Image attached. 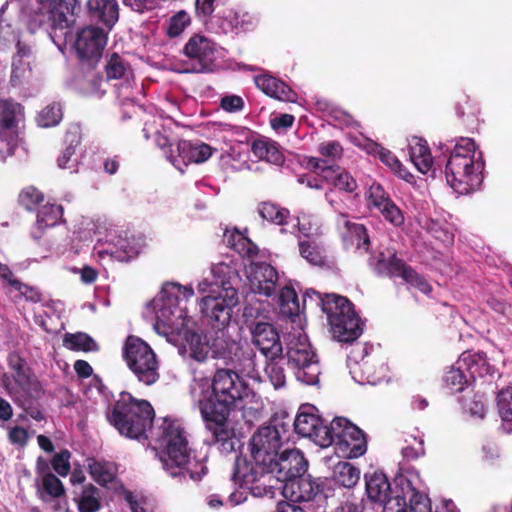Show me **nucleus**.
<instances>
[{"label": "nucleus", "instance_id": "obj_27", "mask_svg": "<svg viewBox=\"0 0 512 512\" xmlns=\"http://www.w3.org/2000/svg\"><path fill=\"white\" fill-rule=\"evenodd\" d=\"M256 86L266 95L284 102H296L297 93L282 80L271 75L255 77Z\"/></svg>", "mask_w": 512, "mask_h": 512}, {"label": "nucleus", "instance_id": "obj_63", "mask_svg": "<svg viewBox=\"0 0 512 512\" xmlns=\"http://www.w3.org/2000/svg\"><path fill=\"white\" fill-rule=\"evenodd\" d=\"M380 160L389 166L393 171L399 174L400 177L406 178V170L398 158L389 150H382L379 153Z\"/></svg>", "mask_w": 512, "mask_h": 512}, {"label": "nucleus", "instance_id": "obj_18", "mask_svg": "<svg viewBox=\"0 0 512 512\" xmlns=\"http://www.w3.org/2000/svg\"><path fill=\"white\" fill-rule=\"evenodd\" d=\"M183 54L190 60L187 72L207 73L213 71L215 43L204 35L194 34L183 48Z\"/></svg>", "mask_w": 512, "mask_h": 512}, {"label": "nucleus", "instance_id": "obj_7", "mask_svg": "<svg viewBox=\"0 0 512 512\" xmlns=\"http://www.w3.org/2000/svg\"><path fill=\"white\" fill-rule=\"evenodd\" d=\"M39 4L35 22L49 31L54 43L56 38L65 37L81 10L77 0H36Z\"/></svg>", "mask_w": 512, "mask_h": 512}, {"label": "nucleus", "instance_id": "obj_1", "mask_svg": "<svg viewBox=\"0 0 512 512\" xmlns=\"http://www.w3.org/2000/svg\"><path fill=\"white\" fill-rule=\"evenodd\" d=\"M251 394L249 384L235 370L216 369L211 392L204 393L198 400L201 417L210 433L209 445L217 446L225 454L235 451V432L229 425V417Z\"/></svg>", "mask_w": 512, "mask_h": 512}, {"label": "nucleus", "instance_id": "obj_36", "mask_svg": "<svg viewBox=\"0 0 512 512\" xmlns=\"http://www.w3.org/2000/svg\"><path fill=\"white\" fill-rule=\"evenodd\" d=\"M349 368L353 379L360 384L369 383L374 385L378 381L373 365L366 357H362L360 361H354L349 365Z\"/></svg>", "mask_w": 512, "mask_h": 512}, {"label": "nucleus", "instance_id": "obj_49", "mask_svg": "<svg viewBox=\"0 0 512 512\" xmlns=\"http://www.w3.org/2000/svg\"><path fill=\"white\" fill-rule=\"evenodd\" d=\"M43 201V192L32 185L23 188L18 196L19 205L27 211L35 210Z\"/></svg>", "mask_w": 512, "mask_h": 512}, {"label": "nucleus", "instance_id": "obj_44", "mask_svg": "<svg viewBox=\"0 0 512 512\" xmlns=\"http://www.w3.org/2000/svg\"><path fill=\"white\" fill-rule=\"evenodd\" d=\"M79 512H96L100 509L99 489L89 483L83 487L82 493L77 500Z\"/></svg>", "mask_w": 512, "mask_h": 512}, {"label": "nucleus", "instance_id": "obj_16", "mask_svg": "<svg viewBox=\"0 0 512 512\" xmlns=\"http://www.w3.org/2000/svg\"><path fill=\"white\" fill-rule=\"evenodd\" d=\"M291 425L294 431L302 436L309 438L315 444L321 447H327L328 434L327 424L324 419L317 414V409L313 405H302L294 420L291 419Z\"/></svg>", "mask_w": 512, "mask_h": 512}, {"label": "nucleus", "instance_id": "obj_14", "mask_svg": "<svg viewBox=\"0 0 512 512\" xmlns=\"http://www.w3.org/2000/svg\"><path fill=\"white\" fill-rule=\"evenodd\" d=\"M288 365L295 370V375L301 382L313 385L319 380L320 365L311 345L304 341L292 343L287 349Z\"/></svg>", "mask_w": 512, "mask_h": 512}, {"label": "nucleus", "instance_id": "obj_64", "mask_svg": "<svg viewBox=\"0 0 512 512\" xmlns=\"http://www.w3.org/2000/svg\"><path fill=\"white\" fill-rule=\"evenodd\" d=\"M220 107L229 113L239 112L244 108V100L238 95H226L222 97Z\"/></svg>", "mask_w": 512, "mask_h": 512}, {"label": "nucleus", "instance_id": "obj_54", "mask_svg": "<svg viewBox=\"0 0 512 512\" xmlns=\"http://www.w3.org/2000/svg\"><path fill=\"white\" fill-rule=\"evenodd\" d=\"M496 405L501 420H512V387L501 389L496 397Z\"/></svg>", "mask_w": 512, "mask_h": 512}, {"label": "nucleus", "instance_id": "obj_61", "mask_svg": "<svg viewBox=\"0 0 512 512\" xmlns=\"http://www.w3.org/2000/svg\"><path fill=\"white\" fill-rule=\"evenodd\" d=\"M263 309L261 308V304H252L248 303L244 306L243 309V318L245 325L251 330V326L257 325L260 322H263L262 320H259L262 316Z\"/></svg>", "mask_w": 512, "mask_h": 512}, {"label": "nucleus", "instance_id": "obj_46", "mask_svg": "<svg viewBox=\"0 0 512 512\" xmlns=\"http://www.w3.org/2000/svg\"><path fill=\"white\" fill-rule=\"evenodd\" d=\"M63 345L72 351H93L96 344L92 337L84 332L66 333L63 337Z\"/></svg>", "mask_w": 512, "mask_h": 512}, {"label": "nucleus", "instance_id": "obj_10", "mask_svg": "<svg viewBox=\"0 0 512 512\" xmlns=\"http://www.w3.org/2000/svg\"><path fill=\"white\" fill-rule=\"evenodd\" d=\"M276 490H281L282 495L290 502L315 503L318 512H325L328 498L334 492L327 479H313L305 473L281 484Z\"/></svg>", "mask_w": 512, "mask_h": 512}, {"label": "nucleus", "instance_id": "obj_37", "mask_svg": "<svg viewBox=\"0 0 512 512\" xmlns=\"http://www.w3.org/2000/svg\"><path fill=\"white\" fill-rule=\"evenodd\" d=\"M464 367L457 362L445 373L443 381L451 392H462L470 385L471 378L465 373Z\"/></svg>", "mask_w": 512, "mask_h": 512}, {"label": "nucleus", "instance_id": "obj_17", "mask_svg": "<svg viewBox=\"0 0 512 512\" xmlns=\"http://www.w3.org/2000/svg\"><path fill=\"white\" fill-rule=\"evenodd\" d=\"M268 472L277 480L273 486L278 488L288 480L304 474L308 467V462L303 453L298 449H285L277 454V458L267 463Z\"/></svg>", "mask_w": 512, "mask_h": 512}, {"label": "nucleus", "instance_id": "obj_6", "mask_svg": "<svg viewBox=\"0 0 512 512\" xmlns=\"http://www.w3.org/2000/svg\"><path fill=\"white\" fill-rule=\"evenodd\" d=\"M290 428L291 417L287 413L274 414L250 440L252 459L258 463H268L277 458L280 448L289 440Z\"/></svg>", "mask_w": 512, "mask_h": 512}, {"label": "nucleus", "instance_id": "obj_24", "mask_svg": "<svg viewBox=\"0 0 512 512\" xmlns=\"http://www.w3.org/2000/svg\"><path fill=\"white\" fill-rule=\"evenodd\" d=\"M177 155L170 153L168 160L178 169L180 165L187 166L191 163H202L212 155V147L203 142H191L180 140L176 148Z\"/></svg>", "mask_w": 512, "mask_h": 512}, {"label": "nucleus", "instance_id": "obj_29", "mask_svg": "<svg viewBox=\"0 0 512 512\" xmlns=\"http://www.w3.org/2000/svg\"><path fill=\"white\" fill-rule=\"evenodd\" d=\"M91 18L111 29L119 19L117 0H87Z\"/></svg>", "mask_w": 512, "mask_h": 512}, {"label": "nucleus", "instance_id": "obj_31", "mask_svg": "<svg viewBox=\"0 0 512 512\" xmlns=\"http://www.w3.org/2000/svg\"><path fill=\"white\" fill-rule=\"evenodd\" d=\"M88 472L91 478L100 486L107 487L116 480L118 467L116 463L106 460L89 458Z\"/></svg>", "mask_w": 512, "mask_h": 512}, {"label": "nucleus", "instance_id": "obj_39", "mask_svg": "<svg viewBox=\"0 0 512 512\" xmlns=\"http://www.w3.org/2000/svg\"><path fill=\"white\" fill-rule=\"evenodd\" d=\"M360 479V470L349 462H339L334 469V480L345 488H353Z\"/></svg>", "mask_w": 512, "mask_h": 512}, {"label": "nucleus", "instance_id": "obj_21", "mask_svg": "<svg viewBox=\"0 0 512 512\" xmlns=\"http://www.w3.org/2000/svg\"><path fill=\"white\" fill-rule=\"evenodd\" d=\"M193 295L194 290L191 287L180 284L165 286L161 291L162 305L157 311V318L162 319L169 326L174 325V320L182 318L184 313L183 309L178 308L180 296L188 300Z\"/></svg>", "mask_w": 512, "mask_h": 512}, {"label": "nucleus", "instance_id": "obj_9", "mask_svg": "<svg viewBox=\"0 0 512 512\" xmlns=\"http://www.w3.org/2000/svg\"><path fill=\"white\" fill-rule=\"evenodd\" d=\"M231 479L241 488H246L255 497L273 498L277 480L268 472L267 463L248 460L245 456L236 457Z\"/></svg>", "mask_w": 512, "mask_h": 512}, {"label": "nucleus", "instance_id": "obj_42", "mask_svg": "<svg viewBox=\"0 0 512 512\" xmlns=\"http://www.w3.org/2000/svg\"><path fill=\"white\" fill-rule=\"evenodd\" d=\"M278 303L282 315L287 317L299 315V300L296 291L292 287L285 286L280 290Z\"/></svg>", "mask_w": 512, "mask_h": 512}, {"label": "nucleus", "instance_id": "obj_2", "mask_svg": "<svg viewBox=\"0 0 512 512\" xmlns=\"http://www.w3.org/2000/svg\"><path fill=\"white\" fill-rule=\"evenodd\" d=\"M156 441L163 468L172 477L188 476L199 481L207 473L203 459L196 456L191 446L190 434L178 420L163 418L157 427Z\"/></svg>", "mask_w": 512, "mask_h": 512}, {"label": "nucleus", "instance_id": "obj_38", "mask_svg": "<svg viewBox=\"0 0 512 512\" xmlns=\"http://www.w3.org/2000/svg\"><path fill=\"white\" fill-rule=\"evenodd\" d=\"M299 253L310 264L323 266L326 263L324 248L315 240H299Z\"/></svg>", "mask_w": 512, "mask_h": 512}, {"label": "nucleus", "instance_id": "obj_13", "mask_svg": "<svg viewBox=\"0 0 512 512\" xmlns=\"http://www.w3.org/2000/svg\"><path fill=\"white\" fill-rule=\"evenodd\" d=\"M327 447L334 444L349 458L362 456L367 450L363 431L345 417H335L327 426Z\"/></svg>", "mask_w": 512, "mask_h": 512}, {"label": "nucleus", "instance_id": "obj_22", "mask_svg": "<svg viewBox=\"0 0 512 512\" xmlns=\"http://www.w3.org/2000/svg\"><path fill=\"white\" fill-rule=\"evenodd\" d=\"M253 345L266 359H279L283 354V346L276 327L268 322H260L251 326Z\"/></svg>", "mask_w": 512, "mask_h": 512}, {"label": "nucleus", "instance_id": "obj_62", "mask_svg": "<svg viewBox=\"0 0 512 512\" xmlns=\"http://www.w3.org/2000/svg\"><path fill=\"white\" fill-rule=\"evenodd\" d=\"M346 225L349 229L350 235L356 238L357 247H364L367 250L370 240L365 226L362 224L350 222H347Z\"/></svg>", "mask_w": 512, "mask_h": 512}, {"label": "nucleus", "instance_id": "obj_34", "mask_svg": "<svg viewBox=\"0 0 512 512\" xmlns=\"http://www.w3.org/2000/svg\"><path fill=\"white\" fill-rule=\"evenodd\" d=\"M409 155L419 172L426 174L432 169L434 161L426 140L415 137Z\"/></svg>", "mask_w": 512, "mask_h": 512}, {"label": "nucleus", "instance_id": "obj_56", "mask_svg": "<svg viewBox=\"0 0 512 512\" xmlns=\"http://www.w3.org/2000/svg\"><path fill=\"white\" fill-rule=\"evenodd\" d=\"M17 291L19 298H25V300L32 303H39L42 301L41 292L33 286H30L22 281H13L11 291Z\"/></svg>", "mask_w": 512, "mask_h": 512}, {"label": "nucleus", "instance_id": "obj_45", "mask_svg": "<svg viewBox=\"0 0 512 512\" xmlns=\"http://www.w3.org/2000/svg\"><path fill=\"white\" fill-rule=\"evenodd\" d=\"M228 242L231 248L243 258L252 260L258 256L259 249L257 245L239 232L231 235Z\"/></svg>", "mask_w": 512, "mask_h": 512}, {"label": "nucleus", "instance_id": "obj_60", "mask_svg": "<svg viewBox=\"0 0 512 512\" xmlns=\"http://www.w3.org/2000/svg\"><path fill=\"white\" fill-rule=\"evenodd\" d=\"M369 206L376 208L378 211L390 202L391 199L379 184H373L369 189Z\"/></svg>", "mask_w": 512, "mask_h": 512}, {"label": "nucleus", "instance_id": "obj_52", "mask_svg": "<svg viewBox=\"0 0 512 512\" xmlns=\"http://www.w3.org/2000/svg\"><path fill=\"white\" fill-rule=\"evenodd\" d=\"M63 112L60 103H52L47 105L39 113L37 122L42 127H52L62 120Z\"/></svg>", "mask_w": 512, "mask_h": 512}, {"label": "nucleus", "instance_id": "obj_11", "mask_svg": "<svg viewBox=\"0 0 512 512\" xmlns=\"http://www.w3.org/2000/svg\"><path fill=\"white\" fill-rule=\"evenodd\" d=\"M238 291L229 283H222L218 291L201 298L199 307L208 325L225 335L224 329L229 325L233 308L238 304Z\"/></svg>", "mask_w": 512, "mask_h": 512}, {"label": "nucleus", "instance_id": "obj_33", "mask_svg": "<svg viewBox=\"0 0 512 512\" xmlns=\"http://www.w3.org/2000/svg\"><path fill=\"white\" fill-rule=\"evenodd\" d=\"M106 80H123L129 82L134 78V71L130 63L118 53H112L105 65Z\"/></svg>", "mask_w": 512, "mask_h": 512}, {"label": "nucleus", "instance_id": "obj_26", "mask_svg": "<svg viewBox=\"0 0 512 512\" xmlns=\"http://www.w3.org/2000/svg\"><path fill=\"white\" fill-rule=\"evenodd\" d=\"M457 364L468 372L469 377L474 381L477 377H494L497 369L492 365L483 351H464L458 358Z\"/></svg>", "mask_w": 512, "mask_h": 512}, {"label": "nucleus", "instance_id": "obj_15", "mask_svg": "<svg viewBox=\"0 0 512 512\" xmlns=\"http://www.w3.org/2000/svg\"><path fill=\"white\" fill-rule=\"evenodd\" d=\"M376 269L379 274L389 277H400L406 284L417 289L425 295H430L433 288L428 280L419 274L412 266L394 253L388 259L380 258L377 261Z\"/></svg>", "mask_w": 512, "mask_h": 512}, {"label": "nucleus", "instance_id": "obj_30", "mask_svg": "<svg viewBox=\"0 0 512 512\" xmlns=\"http://www.w3.org/2000/svg\"><path fill=\"white\" fill-rule=\"evenodd\" d=\"M63 207L60 204L47 202L41 206L37 212L35 229L32 231V237L39 240L46 228L54 227L63 222Z\"/></svg>", "mask_w": 512, "mask_h": 512}, {"label": "nucleus", "instance_id": "obj_53", "mask_svg": "<svg viewBox=\"0 0 512 512\" xmlns=\"http://www.w3.org/2000/svg\"><path fill=\"white\" fill-rule=\"evenodd\" d=\"M20 105L9 100L0 99V126L11 129L16 126V114Z\"/></svg>", "mask_w": 512, "mask_h": 512}, {"label": "nucleus", "instance_id": "obj_58", "mask_svg": "<svg viewBox=\"0 0 512 512\" xmlns=\"http://www.w3.org/2000/svg\"><path fill=\"white\" fill-rule=\"evenodd\" d=\"M318 152L325 158L337 160L343 155V147L340 142L336 140L324 141L319 144Z\"/></svg>", "mask_w": 512, "mask_h": 512}, {"label": "nucleus", "instance_id": "obj_4", "mask_svg": "<svg viewBox=\"0 0 512 512\" xmlns=\"http://www.w3.org/2000/svg\"><path fill=\"white\" fill-rule=\"evenodd\" d=\"M109 423L129 439H147V431L152 428L155 411L149 401L137 399L123 391L106 412Z\"/></svg>", "mask_w": 512, "mask_h": 512}, {"label": "nucleus", "instance_id": "obj_43", "mask_svg": "<svg viewBox=\"0 0 512 512\" xmlns=\"http://www.w3.org/2000/svg\"><path fill=\"white\" fill-rule=\"evenodd\" d=\"M38 493L43 501H48L63 496L65 489L63 483L57 476L52 473H46L42 477V484Z\"/></svg>", "mask_w": 512, "mask_h": 512}, {"label": "nucleus", "instance_id": "obj_48", "mask_svg": "<svg viewBox=\"0 0 512 512\" xmlns=\"http://www.w3.org/2000/svg\"><path fill=\"white\" fill-rule=\"evenodd\" d=\"M218 17L226 20L231 30L242 29L246 31L253 25V18L247 12L239 13L232 9H227L218 11Z\"/></svg>", "mask_w": 512, "mask_h": 512}, {"label": "nucleus", "instance_id": "obj_57", "mask_svg": "<svg viewBox=\"0 0 512 512\" xmlns=\"http://www.w3.org/2000/svg\"><path fill=\"white\" fill-rule=\"evenodd\" d=\"M70 457V452L65 449L55 454L51 460L53 470L62 477L67 476L70 471Z\"/></svg>", "mask_w": 512, "mask_h": 512}, {"label": "nucleus", "instance_id": "obj_47", "mask_svg": "<svg viewBox=\"0 0 512 512\" xmlns=\"http://www.w3.org/2000/svg\"><path fill=\"white\" fill-rule=\"evenodd\" d=\"M65 142L67 147L62 155L57 159V164L61 169L71 168V157L75 154L76 147L81 143V134L78 129L69 130L65 134Z\"/></svg>", "mask_w": 512, "mask_h": 512}, {"label": "nucleus", "instance_id": "obj_20", "mask_svg": "<svg viewBox=\"0 0 512 512\" xmlns=\"http://www.w3.org/2000/svg\"><path fill=\"white\" fill-rule=\"evenodd\" d=\"M107 43V36L103 29L88 26L77 33L75 49L81 61L94 66L101 58Z\"/></svg>", "mask_w": 512, "mask_h": 512}, {"label": "nucleus", "instance_id": "obj_5", "mask_svg": "<svg viewBox=\"0 0 512 512\" xmlns=\"http://www.w3.org/2000/svg\"><path fill=\"white\" fill-rule=\"evenodd\" d=\"M306 296L316 297L333 338L341 343H353L363 333L364 322L355 310V305L346 297L336 293L321 294L311 290Z\"/></svg>", "mask_w": 512, "mask_h": 512}, {"label": "nucleus", "instance_id": "obj_55", "mask_svg": "<svg viewBox=\"0 0 512 512\" xmlns=\"http://www.w3.org/2000/svg\"><path fill=\"white\" fill-rule=\"evenodd\" d=\"M460 402L462 407L471 415L479 418H483L485 416L486 409L482 395L473 394L472 396H462L460 398Z\"/></svg>", "mask_w": 512, "mask_h": 512}, {"label": "nucleus", "instance_id": "obj_50", "mask_svg": "<svg viewBox=\"0 0 512 512\" xmlns=\"http://www.w3.org/2000/svg\"><path fill=\"white\" fill-rule=\"evenodd\" d=\"M265 373L269 378L272 385L278 389L285 385L286 375L281 362L283 361V354L279 359H266Z\"/></svg>", "mask_w": 512, "mask_h": 512}, {"label": "nucleus", "instance_id": "obj_3", "mask_svg": "<svg viewBox=\"0 0 512 512\" xmlns=\"http://www.w3.org/2000/svg\"><path fill=\"white\" fill-rule=\"evenodd\" d=\"M484 161L476 151L471 138H461L450 152L445 166V176L451 188L460 194H469L483 181Z\"/></svg>", "mask_w": 512, "mask_h": 512}, {"label": "nucleus", "instance_id": "obj_35", "mask_svg": "<svg viewBox=\"0 0 512 512\" xmlns=\"http://www.w3.org/2000/svg\"><path fill=\"white\" fill-rule=\"evenodd\" d=\"M251 150L253 154L260 160H265L274 165H282L284 163V155L279 150L275 142L266 139H257L252 142Z\"/></svg>", "mask_w": 512, "mask_h": 512}, {"label": "nucleus", "instance_id": "obj_59", "mask_svg": "<svg viewBox=\"0 0 512 512\" xmlns=\"http://www.w3.org/2000/svg\"><path fill=\"white\" fill-rule=\"evenodd\" d=\"M379 212L382 214L385 220L396 227L401 226L404 223V216L402 211L395 205L392 200L390 202H386V205L383 206Z\"/></svg>", "mask_w": 512, "mask_h": 512}, {"label": "nucleus", "instance_id": "obj_8", "mask_svg": "<svg viewBox=\"0 0 512 512\" xmlns=\"http://www.w3.org/2000/svg\"><path fill=\"white\" fill-rule=\"evenodd\" d=\"M122 356L139 382L149 386L158 381L160 374L156 354L144 340L129 335L123 344Z\"/></svg>", "mask_w": 512, "mask_h": 512}, {"label": "nucleus", "instance_id": "obj_32", "mask_svg": "<svg viewBox=\"0 0 512 512\" xmlns=\"http://www.w3.org/2000/svg\"><path fill=\"white\" fill-rule=\"evenodd\" d=\"M15 382L31 397L38 398L42 393V387L36 376L22 359L12 366Z\"/></svg>", "mask_w": 512, "mask_h": 512}, {"label": "nucleus", "instance_id": "obj_41", "mask_svg": "<svg viewBox=\"0 0 512 512\" xmlns=\"http://www.w3.org/2000/svg\"><path fill=\"white\" fill-rule=\"evenodd\" d=\"M228 2L229 0H196L195 16L201 23L207 25L214 13L218 16V11H223V7Z\"/></svg>", "mask_w": 512, "mask_h": 512}, {"label": "nucleus", "instance_id": "obj_23", "mask_svg": "<svg viewBox=\"0 0 512 512\" xmlns=\"http://www.w3.org/2000/svg\"><path fill=\"white\" fill-rule=\"evenodd\" d=\"M308 165L314 169L319 177L341 191L352 193L357 189V182L352 175L338 165H327V160L312 157Z\"/></svg>", "mask_w": 512, "mask_h": 512}, {"label": "nucleus", "instance_id": "obj_12", "mask_svg": "<svg viewBox=\"0 0 512 512\" xmlns=\"http://www.w3.org/2000/svg\"><path fill=\"white\" fill-rule=\"evenodd\" d=\"M184 340L188 346L190 357L197 362H204L210 351L216 358L233 361V356H237L240 351L239 344L224 334L217 336L210 344L205 334L188 329L184 332Z\"/></svg>", "mask_w": 512, "mask_h": 512}, {"label": "nucleus", "instance_id": "obj_25", "mask_svg": "<svg viewBox=\"0 0 512 512\" xmlns=\"http://www.w3.org/2000/svg\"><path fill=\"white\" fill-rule=\"evenodd\" d=\"M278 278L276 269L268 263H253L250 267L249 280L253 291L266 297L275 292Z\"/></svg>", "mask_w": 512, "mask_h": 512}, {"label": "nucleus", "instance_id": "obj_40", "mask_svg": "<svg viewBox=\"0 0 512 512\" xmlns=\"http://www.w3.org/2000/svg\"><path fill=\"white\" fill-rule=\"evenodd\" d=\"M258 212L264 220L276 225L286 224L290 216L288 209L270 201L261 202L258 207Z\"/></svg>", "mask_w": 512, "mask_h": 512}, {"label": "nucleus", "instance_id": "obj_51", "mask_svg": "<svg viewBox=\"0 0 512 512\" xmlns=\"http://www.w3.org/2000/svg\"><path fill=\"white\" fill-rule=\"evenodd\" d=\"M191 23V17L185 10H180L172 15L167 24L166 34L170 38L180 36Z\"/></svg>", "mask_w": 512, "mask_h": 512}, {"label": "nucleus", "instance_id": "obj_19", "mask_svg": "<svg viewBox=\"0 0 512 512\" xmlns=\"http://www.w3.org/2000/svg\"><path fill=\"white\" fill-rule=\"evenodd\" d=\"M400 477H398L399 479ZM365 479V491L368 499L376 504L382 505L384 511L394 512L396 505L395 495L401 493L400 486L395 479L396 488L393 489L391 483L386 474L382 471H374L372 473H366Z\"/></svg>", "mask_w": 512, "mask_h": 512}, {"label": "nucleus", "instance_id": "obj_28", "mask_svg": "<svg viewBox=\"0 0 512 512\" xmlns=\"http://www.w3.org/2000/svg\"><path fill=\"white\" fill-rule=\"evenodd\" d=\"M16 48L17 52L12 58V71L10 76V82L13 86L19 85L23 80L27 79L31 75L32 70L31 48L21 41H17Z\"/></svg>", "mask_w": 512, "mask_h": 512}]
</instances>
